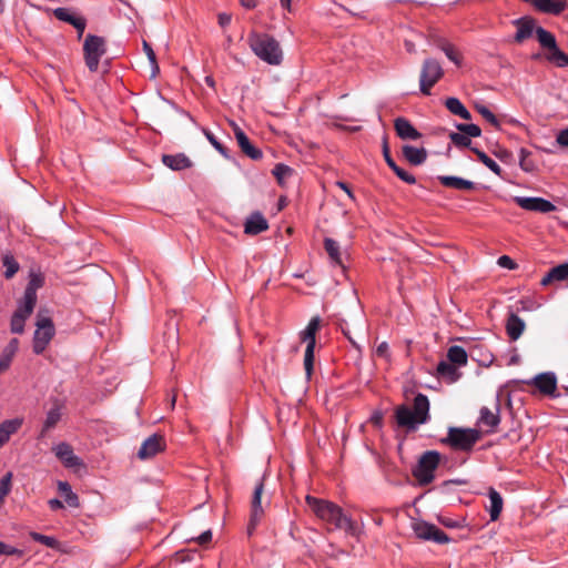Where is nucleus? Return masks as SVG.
Masks as SVG:
<instances>
[{"mask_svg": "<svg viewBox=\"0 0 568 568\" xmlns=\"http://www.w3.org/2000/svg\"><path fill=\"white\" fill-rule=\"evenodd\" d=\"M305 499L308 507L321 520L332 524L336 529H344L352 536L357 534L356 523L346 516L336 504L311 495H307Z\"/></svg>", "mask_w": 568, "mask_h": 568, "instance_id": "nucleus-1", "label": "nucleus"}, {"mask_svg": "<svg viewBox=\"0 0 568 568\" xmlns=\"http://www.w3.org/2000/svg\"><path fill=\"white\" fill-rule=\"evenodd\" d=\"M0 555L21 557L23 555V551L21 549H18L16 547L9 546V545H7V544L1 541V544H0Z\"/></svg>", "mask_w": 568, "mask_h": 568, "instance_id": "nucleus-53", "label": "nucleus"}, {"mask_svg": "<svg viewBox=\"0 0 568 568\" xmlns=\"http://www.w3.org/2000/svg\"><path fill=\"white\" fill-rule=\"evenodd\" d=\"M53 452L58 459H60L65 467H78L82 464L81 459L74 455L73 448L68 443H60L53 447Z\"/></svg>", "mask_w": 568, "mask_h": 568, "instance_id": "nucleus-22", "label": "nucleus"}, {"mask_svg": "<svg viewBox=\"0 0 568 568\" xmlns=\"http://www.w3.org/2000/svg\"><path fill=\"white\" fill-rule=\"evenodd\" d=\"M498 265H500L501 267H506L508 270H514L517 266L514 260L508 255H501L498 258Z\"/></svg>", "mask_w": 568, "mask_h": 568, "instance_id": "nucleus-56", "label": "nucleus"}, {"mask_svg": "<svg viewBox=\"0 0 568 568\" xmlns=\"http://www.w3.org/2000/svg\"><path fill=\"white\" fill-rule=\"evenodd\" d=\"M532 302L529 301V300H520L518 303H517V306H516V312H521V311H530L532 310Z\"/></svg>", "mask_w": 568, "mask_h": 568, "instance_id": "nucleus-60", "label": "nucleus"}, {"mask_svg": "<svg viewBox=\"0 0 568 568\" xmlns=\"http://www.w3.org/2000/svg\"><path fill=\"white\" fill-rule=\"evenodd\" d=\"M439 48L453 63L457 67L462 64V55L452 43L445 41L439 44Z\"/></svg>", "mask_w": 568, "mask_h": 568, "instance_id": "nucleus-41", "label": "nucleus"}, {"mask_svg": "<svg viewBox=\"0 0 568 568\" xmlns=\"http://www.w3.org/2000/svg\"><path fill=\"white\" fill-rule=\"evenodd\" d=\"M11 479L12 474L7 473L1 479H0V503L4 499V497L10 493L11 490Z\"/></svg>", "mask_w": 568, "mask_h": 568, "instance_id": "nucleus-50", "label": "nucleus"}, {"mask_svg": "<svg viewBox=\"0 0 568 568\" xmlns=\"http://www.w3.org/2000/svg\"><path fill=\"white\" fill-rule=\"evenodd\" d=\"M488 498L490 501V505L488 507L490 520L495 521L499 518L500 513L503 510V497L495 488L490 487L488 490Z\"/></svg>", "mask_w": 568, "mask_h": 568, "instance_id": "nucleus-33", "label": "nucleus"}, {"mask_svg": "<svg viewBox=\"0 0 568 568\" xmlns=\"http://www.w3.org/2000/svg\"><path fill=\"white\" fill-rule=\"evenodd\" d=\"M439 521L445 527H448V528H459V527L463 526L460 521L455 520V519H450V518H440Z\"/></svg>", "mask_w": 568, "mask_h": 568, "instance_id": "nucleus-62", "label": "nucleus"}, {"mask_svg": "<svg viewBox=\"0 0 568 568\" xmlns=\"http://www.w3.org/2000/svg\"><path fill=\"white\" fill-rule=\"evenodd\" d=\"M556 141L559 145L564 146V148H568V128L567 129H564L561 130L557 136H556Z\"/></svg>", "mask_w": 568, "mask_h": 568, "instance_id": "nucleus-58", "label": "nucleus"}, {"mask_svg": "<svg viewBox=\"0 0 568 568\" xmlns=\"http://www.w3.org/2000/svg\"><path fill=\"white\" fill-rule=\"evenodd\" d=\"M19 347V341L17 338H12L9 344L6 346L3 351L14 355Z\"/></svg>", "mask_w": 568, "mask_h": 568, "instance_id": "nucleus-63", "label": "nucleus"}, {"mask_svg": "<svg viewBox=\"0 0 568 568\" xmlns=\"http://www.w3.org/2000/svg\"><path fill=\"white\" fill-rule=\"evenodd\" d=\"M45 11L51 12L59 21L71 24L77 30L78 37H82L87 27V20L78 14L73 8L45 9Z\"/></svg>", "mask_w": 568, "mask_h": 568, "instance_id": "nucleus-12", "label": "nucleus"}, {"mask_svg": "<svg viewBox=\"0 0 568 568\" xmlns=\"http://www.w3.org/2000/svg\"><path fill=\"white\" fill-rule=\"evenodd\" d=\"M252 51L264 62L278 65L283 59V52L277 40L267 33L252 32L247 38Z\"/></svg>", "mask_w": 568, "mask_h": 568, "instance_id": "nucleus-3", "label": "nucleus"}, {"mask_svg": "<svg viewBox=\"0 0 568 568\" xmlns=\"http://www.w3.org/2000/svg\"><path fill=\"white\" fill-rule=\"evenodd\" d=\"M444 70L440 63L428 58L424 61L419 77V88L424 95H429L432 88L443 78Z\"/></svg>", "mask_w": 568, "mask_h": 568, "instance_id": "nucleus-10", "label": "nucleus"}, {"mask_svg": "<svg viewBox=\"0 0 568 568\" xmlns=\"http://www.w3.org/2000/svg\"><path fill=\"white\" fill-rule=\"evenodd\" d=\"M321 326V318L318 316H314L311 318L306 326V331L312 333L316 337V333L320 329Z\"/></svg>", "mask_w": 568, "mask_h": 568, "instance_id": "nucleus-55", "label": "nucleus"}, {"mask_svg": "<svg viewBox=\"0 0 568 568\" xmlns=\"http://www.w3.org/2000/svg\"><path fill=\"white\" fill-rule=\"evenodd\" d=\"M164 165L174 171H181L192 166L191 160L183 153L179 154H164L162 156Z\"/></svg>", "mask_w": 568, "mask_h": 568, "instance_id": "nucleus-28", "label": "nucleus"}, {"mask_svg": "<svg viewBox=\"0 0 568 568\" xmlns=\"http://www.w3.org/2000/svg\"><path fill=\"white\" fill-rule=\"evenodd\" d=\"M394 129L402 140H418L422 136V134L405 118L395 119Z\"/></svg>", "mask_w": 568, "mask_h": 568, "instance_id": "nucleus-25", "label": "nucleus"}, {"mask_svg": "<svg viewBox=\"0 0 568 568\" xmlns=\"http://www.w3.org/2000/svg\"><path fill=\"white\" fill-rule=\"evenodd\" d=\"M568 281V262L559 264L549 270V272L541 278L540 284L547 286L552 282Z\"/></svg>", "mask_w": 568, "mask_h": 568, "instance_id": "nucleus-30", "label": "nucleus"}, {"mask_svg": "<svg viewBox=\"0 0 568 568\" xmlns=\"http://www.w3.org/2000/svg\"><path fill=\"white\" fill-rule=\"evenodd\" d=\"M445 106L450 113L458 115L464 120L471 119L470 112L464 106V104L457 98H447L445 101Z\"/></svg>", "mask_w": 568, "mask_h": 568, "instance_id": "nucleus-34", "label": "nucleus"}, {"mask_svg": "<svg viewBox=\"0 0 568 568\" xmlns=\"http://www.w3.org/2000/svg\"><path fill=\"white\" fill-rule=\"evenodd\" d=\"M456 129L466 134L469 139L470 138H478L481 134V130L477 124H465V123H458L456 124Z\"/></svg>", "mask_w": 568, "mask_h": 568, "instance_id": "nucleus-45", "label": "nucleus"}, {"mask_svg": "<svg viewBox=\"0 0 568 568\" xmlns=\"http://www.w3.org/2000/svg\"><path fill=\"white\" fill-rule=\"evenodd\" d=\"M452 143L457 148H470L471 140L462 132H452L449 134Z\"/></svg>", "mask_w": 568, "mask_h": 568, "instance_id": "nucleus-46", "label": "nucleus"}, {"mask_svg": "<svg viewBox=\"0 0 568 568\" xmlns=\"http://www.w3.org/2000/svg\"><path fill=\"white\" fill-rule=\"evenodd\" d=\"M517 32L515 34V41L521 43L536 32L535 20L531 18H520L515 21Z\"/></svg>", "mask_w": 568, "mask_h": 568, "instance_id": "nucleus-27", "label": "nucleus"}, {"mask_svg": "<svg viewBox=\"0 0 568 568\" xmlns=\"http://www.w3.org/2000/svg\"><path fill=\"white\" fill-rule=\"evenodd\" d=\"M437 373L442 377L448 378L450 382H456L459 377V373L454 364L447 361H442L437 365Z\"/></svg>", "mask_w": 568, "mask_h": 568, "instance_id": "nucleus-36", "label": "nucleus"}, {"mask_svg": "<svg viewBox=\"0 0 568 568\" xmlns=\"http://www.w3.org/2000/svg\"><path fill=\"white\" fill-rule=\"evenodd\" d=\"M477 112L491 125H494L496 129H499L500 123L496 115L485 105L483 104H476Z\"/></svg>", "mask_w": 568, "mask_h": 568, "instance_id": "nucleus-43", "label": "nucleus"}, {"mask_svg": "<svg viewBox=\"0 0 568 568\" xmlns=\"http://www.w3.org/2000/svg\"><path fill=\"white\" fill-rule=\"evenodd\" d=\"M530 152L526 149L520 150V160L519 165L526 172H532L535 170V164L529 160Z\"/></svg>", "mask_w": 568, "mask_h": 568, "instance_id": "nucleus-49", "label": "nucleus"}, {"mask_svg": "<svg viewBox=\"0 0 568 568\" xmlns=\"http://www.w3.org/2000/svg\"><path fill=\"white\" fill-rule=\"evenodd\" d=\"M415 535L423 540H430L436 544H447L449 537L442 529L433 524L426 521H419L413 526Z\"/></svg>", "mask_w": 568, "mask_h": 568, "instance_id": "nucleus-13", "label": "nucleus"}, {"mask_svg": "<svg viewBox=\"0 0 568 568\" xmlns=\"http://www.w3.org/2000/svg\"><path fill=\"white\" fill-rule=\"evenodd\" d=\"M0 555L21 557L23 555V551L21 549H18L16 547L9 546V545H7V544L1 541V544H0Z\"/></svg>", "mask_w": 568, "mask_h": 568, "instance_id": "nucleus-52", "label": "nucleus"}, {"mask_svg": "<svg viewBox=\"0 0 568 568\" xmlns=\"http://www.w3.org/2000/svg\"><path fill=\"white\" fill-rule=\"evenodd\" d=\"M324 247L327 254L329 255L331 260L337 264L342 265V257L339 252V245L336 241L333 239L326 237L324 240Z\"/></svg>", "mask_w": 568, "mask_h": 568, "instance_id": "nucleus-40", "label": "nucleus"}, {"mask_svg": "<svg viewBox=\"0 0 568 568\" xmlns=\"http://www.w3.org/2000/svg\"><path fill=\"white\" fill-rule=\"evenodd\" d=\"M14 355L3 351L0 356V368L7 371L12 362Z\"/></svg>", "mask_w": 568, "mask_h": 568, "instance_id": "nucleus-57", "label": "nucleus"}, {"mask_svg": "<svg viewBox=\"0 0 568 568\" xmlns=\"http://www.w3.org/2000/svg\"><path fill=\"white\" fill-rule=\"evenodd\" d=\"M300 338L302 342L306 343L305 354H304V368L307 378H311L314 367V349L316 345V337L307 332L306 329H303L300 333Z\"/></svg>", "mask_w": 568, "mask_h": 568, "instance_id": "nucleus-18", "label": "nucleus"}, {"mask_svg": "<svg viewBox=\"0 0 568 568\" xmlns=\"http://www.w3.org/2000/svg\"><path fill=\"white\" fill-rule=\"evenodd\" d=\"M44 284V276L41 273L31 272L29 275V282L23 293L21 302L27 304V308L36 307L37 304V291Z\"/></svg>", "mask_w": 568, "mask_h": 568, "instance_id": "nucleus-17", "label": "nucleus"}, {"mask_svg": "<svg viewBox=\"0 0 568 568\" xmlns=\"http://www.w3.org/2000/svg\"><path fill=\"white\" fill-rule=\"evenodd\" d=\"M514 202L523 210L549 213L556 210V206L548 200L538 196H515Z\"/></svg>", "mask_w": 568, "mask_h": 568, "instance_id": "nucleus-14", "label": "nucleus"}, {"mask_svg": "<svg viewBox=\"0 0 568 568\" xmlns=\"http://www.w3.org/2000/svg\"><path fill=\"white\" fill-rule=\"evenodd\" d=\"M505 327L508 337L517 341L523 335L526 324L516 312H509Z\"/></svg>", "mask_w": 568, "mask_h": 568, "instance_id": "nucleus-26", "label": "nucleus"}, {"mask_svg": "<svg viewBox=\"0 0 568 568\" xmlns=\"http://www.w3.org/2000/svg\"><path fill=\"white\" fill-rule=\"evenodd\" d=\"M396 423L399 427L415 430L419 425L429 419V400L424 394H417L414 398L413 408L400 405L395 410Z\"/></svg>", "mask_w": 568, "mask_h": 568, "instance_id": "nucleus-2", "label": "nucleus"}, {"mask_svg": "<svg viewBox=\"0 0 568 568\" xmlns=\"http://www.w3.org/2000/svg\"><path fill=\"white\" fill-rule=\"evenodd\" d=\"M106 52L105 40L102 37L87 34L83 43V54L85 65L91 72H95L99 68L100 59Z\"/></svg>", "mask_w": 568, "mask_h": 568, "instance_id": "nucleus-8", "label": "nucleus"}, {"mask_svg": "<svg viewBox=\"0 0 568 568\" xmlns=\"http://www.w3.org/2000/svg\"><path fill=\"white\" fill-rule=\"evenodd\" d=\"M403 156L412 165H420L427 159V151L424 148H415L413 145L403 146Z\"/></svg>", "mask_w": 568, "mask_h": 568, "instance_id": "nucleus-32", "label": "nucleus"}, {"mask_svg": "<svg viewBox=\"0 0 568 568\" xmlns=\"http://www.w3.org/2000/svg\"><path fill=\"white\" fill-rule=\"evenodd\" d=\"M536 37L539 44L547 50L545 58L548 62L558 68L568 67V54L558 48L556 38L550 31L537 27Z\"/></svg>", "mask_w": 568, "mask_h": 568, "instance_id": "nucleus-6", "label": "nucleus"}, {"mask_svg": "<svg viewBox=\"0 0 568 568\" xmlns=\"http://www.w3.org/2000/svg\"><path fill=\"white\" fill-rule=\"evenodd\" d=\"M438 180L444 186L455 190H474L476 187L473 181L465 180L459 176L440 175L438 176Z\"/></svg>", "mask_w": 568, "mask_h": 568, "instance_id": "nucleus-31", "label": "nucleus"}, {"mask_svg": "<svg viewBox=\"0 0 568 568\" xmlns=\"http://www.w3.org/2000/svg\"><path fill=\"white\" fill-rule=\"evenodd\" d=\"M293 170L283 164V163H278L274 166L272 173L273 175L277 179L278 183H283V180L287 176H290L292 174Z\"/></svg>", "mask_w": 568, "mask_h": 568, "instance_id": "nucleus-48", "label": "nucleus"}, {"mask_svg": "<svg viewBox=\"0 0 568 568\" xmlns=\"http://www.w3.org/2000/svg\"><path fill=\"white\" fill-rule=\"evenodd\" d=\"M264 478L265 475L262 477V479L256 484L252 499H251V516L250 521L247 525V535L252 536L257 525L261 523L262 518L264 517V506L262 503V496L264 494Z\"/></svg>", "mask_w": 568, "mask_h": 568, "instance_id": "nucleus-11", "label": "nucleus"}, {"mask_svg": "<svg viewBox=\"0 0 568 568\" xmlns=\"http://www.w3.org/2000/svg\"><path fill=\"white\" fill-rule=\"evenodd\" d=\"M29 535L32 540L40 542L49 548L58 549L60 546L59 541L52 536L42 535L37 531H31Z\"/></svg>", "mask_w": 568, "mask_h": 568, "instance_id": "nucleus-42", "label": "nucleus"}, {"mask_svg": "<svg viewBox=\"0 0 568 568\" xmlns=\"http://www.w3.org/2000/svg\"><path fill=\"white\" fill-rule=\"evenodd\" d=\"M321 326V318L318 316H314L311 318L306 326V331L312 333L316 337V333L320 329Z\"/></svg>", "mask_w": 568, "mask_h": 568, "instance_id": "nucleus-54", "label": "nucleus"}, {"mask_svg": "<svg viewBox=\"0 0 568 568\" xmlns=\"http://www.w3.org/2000/svg\"><path fill=\"white\" fill-rule=\"evenodd\" d=\"M51 403L52 405L45 413V418L40 430L39 436L41 438L45 437L48 433H50L52 429L57 427L63 415V402L60 400L59 398H54L51 400Z\"/></svg>", "mask_w": 568, "mask_h": 568, "instance_id": "nucleus-15", "label": "nucleus"}, {"mask_svg": "<svg viewBox=\"0 0 568 568\" xmlns=\"http://www.w3.org/2000/svg\"><path fill=\"white\" fill-rule=\"evenodd\" d=\"M2 264L6 267L4 277L12 278L19 271L20 265L11 253H6L2 256Z\"/></svg>", "mask_w": 568, "mask_h": 568, "instance_id": "nucleus-38", "label": "nucleus"}, {"mask_svg": "<svg viewBox=\"0 0 568 568\" xmlns=\"http://www.w3.org/2000/svg\"><path fill=\"white\" fill-rule=\"evenodd\" d=\"M58 489L63 495L65 503L70 507H79V497L71 489V486L67 481H59Z\"/></svg>", "mask_w": 568, "mask_h": 568, "instance_id": "nucleus-37", "label": "nucleus"}, {"mask_svg": "<svg viewBox=\"0 0 568 568\" xmlns=\"http://www.w3.org/2000/svg\"><path fill=\"white\" fill-rule=\"evenodd\" d=\"M203 134L220 154H222L226 159L229 158L227 148L220 143L215 135L210 130L203 129Z\"/></svg>", "mask_w": 568, "mask_h": 568, "instance_id": "nucleus-44", "label": "nucleus"}, {"mask_svg": "<svg viewBox=\"0 0 568 568\" xmlns=\"http://www.w3.org/2000/svg\"><path fill=\"white\" fill-rule=\"evenodd\" d=\"M393 172L404 182L407 184H415L416 179L413 174L408 173L407 171L399 168L397 164L392 168Z\"/></svg>", "mask_w": 568, "mask_h": 568, "instance_id": "nucleus-51", "label": "nucleus"}, {"mask_svg": "<svg viewBox=\"0 0 568 568\" xmlns=\"http://www.w3.org/2000/svg\"><path fill=\"white\" fill-rule=\"evenodd\" d=\"M536 37L539 44L547 50L545 58L548 62L558 68L568 67V54L558 48L556 38L550 31L537 27Z\"/></svg>", "mask_w": 568, "mask_h": 568, "instance_id": "nucleus-5", "label": "nucleus"}, {"mask_svg": "<svg viewBox=\"0 0 568 568\" xmlns=\"http://www.w3.org/2000/svg\"><path fill=\"white\" fill-rule=\"evenodd\" d=\"M479 439L480 433L477 429L450 427L442 443L454 450L470 452Z\"/></svg>", "mask_w": 568, "mask_h": 568, "instance_id": "nucleus-4", "label": "nucleus"}, {"mask_svg": "<svg viewBox=\"0 0 568 568\" xmlns=\"http://www.w3.org/2000/svg\"><path fill=\"white\" fill-rule=\"evenodd\" d=\"M376 354L382 357H387L388 344L386 342L381 343L376 348Z\"/></svg>", "mask_w": 568, "mask_h": 568, "instance_id": "nucleus-64", "label": "nucleus"}, {"mask_svg": "<svg viewBox=\"0 0 568 568\" xmlns=\"http://www.w3.org/2000/svg\"><path fill=\"white\" fill-rule=\"evenodd\" d=\"M470 150L477 155L478 160L488 168L491 172H494L496 175H501V168L493 160L490 159L485 152L480 151L477 148H470Z\"/></svg>", "mask_w": 568, "mask_h": 568, "instance_id": "nucleus-39", "label": "nucleus"}, {"mask_svg": "<svg viewBox=\"0 0 568 568\" xmlns=\"http://www.w3.org/2000/svg\"><path fill=\"white\" fill-rule=\"evenodd\" d=\"M448 362L457 366H464L467 364V353L462 346H450L447 352Z\"/></svg>", "mask_w": 568, "mask_h": 568, "instance_id": "nucleus-35", "label": "nucleus"}, {"mask_svg": "<svg viewBox=\"0 0 568 568\" xmlns=\"http://www.w3.org/2000/svg\"><path fill=\"white\" fill-rule=\"evenodd\" d=\"M234 134H235L237 144H239L241 151L246 156H248L250 159L255 160V161L262 159V156H263L262 151L251 143L250 139L247 138V135L244 133V131L241 128L235 126Z\"/></svg>", "mask_w": 568, "mask_h": 568, "instance_id": "nucleus-21", "label": "nucleus"}, {"mask_svg": "<svg viewBox=\"0 0 568 568\" xmlns=\"http://www.w3.org/2000/svg\"><path fill=\"white\" fill-rule=\"evenodd\" d=\"M478 423L483 426L488 427V433L495 432V429L500 423V404L498 397L495 403V410H491L490 408L485 406L480 408V416Z\"/></svg>", "mask_w": 568, "mask_h": 568, "instance_id": "nucleus-20", "label": "nucleus"}, {"mask_svg": "<svg viewBox=\"0 0 568 568\" xmlns=\"http://www.w3.org/2000/svg\"><path fill=\"white\" fill-rule=\"evenodd\" d=\"M22 424V418L7 419L0 424V448L9 442L11 435L16 434Z\"/></svg>", "mask_w": 568, "mask_h": 568, "instance_id": "nucleus-29", "label": "nucleus"}, {"mask_svg": "<svg viewBox=\"0 0 568 568\" xmlns=\"http://www.w3.org/2000/svg\"><path fill=\"white\" fill-rule=\"evenodd\" d=\"M528 384L534 385L544 395H552L556 390L557 381L552 373H542L535 376Z\"/></svg>", "mask_w": 568, "mask_h": 568, "instance_id": "nucleus-23", "label": "nucleus"}, {"mask_svg": "<svg viewBox=\"0 0 568 568\" xmlns=\"http://www.w3.org/2000/svg\"><path fill=\"white\" fill-rule=\"evenodd\" d=\"M165 446L164 437L160 434H153L142 443L138 452V457L141 460L153 458L159 453L163 452Z\"/></svg>", "mask_w": 568, "mask_h": 568, "instance_id": "nucleus-16", "label": "nucleus"}, {"mask_svg": "<svg viewBox=\"0 0 568 568\" xmlns=\"http://www.w3.org/2000/svg\"><path fill=\"white\" fill-rule=\"evenodd\" d=\"M36 326L37 329L33 335L32 348L33 352L39 355L45 351L55 334V329L52 320L48 316H43L42 312L38 313Z\"/></svg>", "mask_w": 568, "mask_h": 568, "instance_id": "nucleus-9", "label": "nucleus"}, {"mask_svg": "<svg viewBox=\"0 0 568 568\" xmlns=\"http://www.w3.org/2000/svg\"><path fill=\"white\" fill-rule=\"evenodd\" d=\"M439 462L440 454L436 450H427L419 457L416 467L413 469V475L420 485L425 486L434 480V473Z\"/></svg>", "mask_w": 568, "mask_h": 568, "instance_id": "nucleus-7", "label": "nucleus"}, {"mask_svg": "<svg viewBox=\"0 0 568 568\" xmlns=\"http://www.w3.org/2000/svg\"><path fill=\"white\" fill-rule=\"evenodd\" d=\"M143 51L145 52V54L151 63L152 75L154 77L159 72V64L156 61V55H155L154 50L152 49L151 44L149 42H146L145 40L143 41Z\"/></svg>", "mask_w": 568, "mask_h": 568, "instance_id": "nucleus-47", "label": "nucleus"}, {"mask_svg": "<svg viewBox=\"0 0 568 568\" xmlns=\"http://www.w3.org/2000/svg\"><path fill=\"white\" fill-rule=\"evenodd\" d=\"M34 307L27 308L24 302L19 301L18 308L13 313L10 322V329L13 334H22L24 332V324L29 316L32 314Z\"/></svg>", "mask_w": 568, "mask_h": 568, "instance_id": "nucleus-19", "label": "nucleus"}, {"mask_svg": "<svg viewBox=\"0 0 568 568\" xmlns=\"http://www.w3.org/2000/svg\"><path fill=\"white\" fill-rule=\"evenodd\" d=\"M195 540L199 545H205L210 542L212 540V531L210 529L205 530Z\"/></svg>", "mask_w": 568, "mask_h": 568, "instance_id": "nucleus-61", "label": "nucleus"}, {"mask_svg": "<svg viewBox=\"0 0 568 568\" xmlns=\"http://www.w3.org/2000/svg\"><path fill=\"white\" fill-rule=\"evenodd\" d=\"M383 155H384L385 162L387 163V165L390 169L396 165V162L392 158L389 149H388V145H387L386 142H384V145H383Z\"/></svg>", "mask_w": 568, "mask_h": 568, "instance_id": "nucleus-59", "label": "nucleus"}, {"mask_svg": "<svg viewBox=\"0 0 568 568\" xmlns=\"http://www.w3.org/2000/svg\"><path fill=\"white\" fill-rule=\"evenodd\" d=\"M267 229L268 223L260 212L251 214L244 224V232L247 235H257Z\"/></svg>", "mask_w": 568, "mask_h": 568, "instance_id": "nucleus-24", "label": "nucleus"}]
</instances>
